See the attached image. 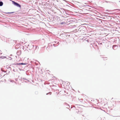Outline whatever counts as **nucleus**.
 Listing matches in <instances>:
<instances>
[{"instance_id":"nucleus-1","label":"nucleus","mask_w":120,"mask_h":120,"mask_svg":"<svg viewBox=\"0 0 120 120\" xmlns=\"http://www.w3.org/2000/svg\"><path fill=\"white\" fill-rule=\"evenodd\" d=\"M12 2L13 3V4L19 7H20V8L21 7L20 5V4H18L14 1H13Z\"/></svg>"},{"instance_id":"nucleus-2","label":"nucleus","mask_w":120,"mask_h":120,"mask_svg":"<svg viewBox=\"0 0 120 120\" xmlns=\"http://www.w3.org/2000/svg\"><path fill=\"white\" fill-rule=\"evenodd\" d=\"M101 104H103L104 105H105V101L104 100L102 99L101 100Z\"/></svg>"},{"instance_id":"nucleus-3","label":"nucleus","mask_w":120,"mask_h":120,"mask_svg":"<svg viewBox=\"0 0 120 120\" xmlns=\"http://www.w3.org/2000/svg\"><path fill=\"white\" fill-rule=\"evenodd\" d=\"M3 5V3L2 1H0V6H2Z\"/></svg>"},{"instance_id":"nucleus-4","label":"nucleus","mask_w":120,"mask_h":120,"mask_svg":"<svg viewBox=\"0 0 120 120\" xmlns=\"http://www.w3.org/2000/svg\"><path fill=\"white\" fill-rule=\"evenodd\" d=\"M22 64V65H24V64H24V63H20V64Z\"/></svg>"},{"instance_id":"nucleus-5","label":"nucleus","mask_w":120,"mask_h":120,"mask_svg":"<svg viewBox=\"0 0 120 120\" xmlns=\"http://www.w3.org/2000/svg\"><path fill=\"white\" fill-rule=\"evenodd\" d=\"M14 12H8V14H11L14 13Z\"/></svg>"},{"instance_id":"nucleus-6","label":"nucleus","mask_w":120,"mask_h":120,"mask_svg":"<svg viewBox=\"0 0 120 120\" xmlns=\"http://www.w3.org/2000/svg\"><path fill=\"white\" fill-rule=\"evenodd\" d=\"M38 47V48H39L38 47Z\"/></svg>"},{"instance_id":"nucleus-7","label":"nucleus","mask_w":120,"mask_h":120,"mask_svg":"<svg viewBox=\"0 0 120 120\" xmlns=\"http://www.w3.org/2000/svg\"><path fill=\"white\" fill-rule=\"evenodd\" d=\"M37 48V47H36V48Z\"/></svg>"},{"instance_id":"nucleus-8","label":"nucleus","mask_w":120,"mask_h":120,"mask_svg":"<svg viewBox=\"0 0 120 120\" xmlns=\"http://www.w3.org/2000/svg\"><path fill=\"white\" fill-rule=\"evenodd\" d=\"M119 2H120V1Z\"/></svg>"}]
</instances>
